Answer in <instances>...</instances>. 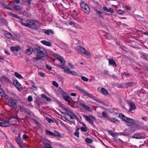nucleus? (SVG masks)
<instances>
[{
  "mask_svg": "<svg viewBox=\"0 0 148 148\" xmlns=\"http://www.w3.org/2000/svg\"><path fill=\"white\" fill-rule=\"evenodd\" d=\"M8 105L11 106H13L14 108H17L16 101V100L13 98H11L8 100Z\"/></svg>",
  "mask_w": 148,
  "mask_h": 148,
  "instance_id": "423d86ee",
  "label": "nucleus"
},
{
  "mask_svg": "<svg viewBox=\"0 0 148 148\" xmlns=\"http://www.w3.org/2000/svg\"><path fill=\"white\" fill-rule=\"evenodd\" d=\"M46 51L42 47L36 46L34 48V53L36 56L33 59L35 61H37L45 57Z\"/></svg>",
  "mask_w": 148,
  "mask_h": 148,
  "instance_id": "f257e3e1",
  "label": "nucleus"
},
{
  "mask_svg": "<svg viewBox=\"0 0 148 148\" xmlns=\"http://www.w3.org/2000/svg\"><path fill=\"white\" fill-rule=\"evenodd\" d=\"M63 109L67 112V113L71 114L73 112H72L71 110L69 109V108H63Z\"/></svg>",
  "mask_w": 148,
  "mask_h": 148,
  "instance_id": "2f4dec72",
  "label": "nucleus"
},
{
  "mask_svg": "<svg viewBox=\"0 0 148 148\" xmlns=\"http://www.w3.org/2000/svg\"><path fill=\"white\" fill-rule=\"evenodd\" d=\"M28 99L29 101H33V98L32 96H29L28 97Z\"/></svg>",
  "mask_w": 148,
  "mask_h": 148,
  "instance_id": "13d9d810",
  "label": "nucleus"
},
{
  "mask_svg": "<svg viewBox=\"0 0 148 148\" xmlns=\"http://www.w3.org/2000/svg\"><path fill=\"white\" fill-rule=\"evenodd\" d=\"M101 93L104 95H108L109 93L108 91L104 88H102L101 89Z\"/></svg>",
  "mask_w": 148,
  "mask_h": 148,
  "instance_id": "393cba45",
  "label": "nucleus"
},
{
  "mask_svg": "<svg viewBox=\"0 0 148 148\" xmlns=\"http://www.w3.org/2000/svg\"><path fill=\"white\" fill-rule=\"evenodd\" d=\"M117 13L119 14H123L124 13V12L123 10H119L117 11Z\"/></svg>",
  "mask_w": 148,
  "mask_h": 148,
  "instance_id": "49530a36",
  "label": "nucleus"
},
{
  "mask_svg": "<svg viewBox=\"0 0 148 148\" xmlns=\"http://www.w3.org/2000/svg\"><path fill=\"white\" fill-rule=\"evenodd\" d=\"M71 71L69 69H64V72L65 73H67L69 74H70Z\"/></svg>",
  "mask_w": 148,
  "mask_h": 148,
  "instance_id": "a18cd8bd",
  "label": "nucleus"
},
{
  "mask_svg": "<svg viewBox=\"0 0 148 148\" xmlns=\"http://www.w3.org/2000/svg\"><path fill=\"white\" fill-rule=\"evenodd\" d=\"M87 5L84 2H82L80 3V6L82 9L86 7V6Z\"/></svg>",
  "mask_w": 148,
  "mask_h": 148,
  "instance_id": "ea45409f",
  "label": "nucleus"
},
{
  "mask_svg": "<svg viewBox=\"0 0 148 148\" xmlns=\"http://www.w3.org/2000/svg\"><path fill=\"white\" fill-rule=\"evenodd\" d=\"M77 49L79 51L83 53H85L86 51L84 48L81 46L78 47H77Z\"/></svg>",
  "mask_w": 148,
  "mask_h": 148,
  "instance_id": "bb28decb",
  "label": "nucleus"
},
{
  "mask_svg": "<svg viewBox=\"0 0 148 148\" xmlns=\"http://www.w3.org/2000/svg\"><path fill=\"white\" fill-rule=\"evenodd\" d=\"M123 74L127 76H130V73H127L125 72H124L123 73Z\"/></svg>",
  "mask_w": 148,
  "mask_h": 148,
  "instance_id": "0e129e2a",
  "label": "nucleus"
},
{
  "mask_svg": "<svg viewBox=\"0 0 148 148\" xmlns=\"http://www.w3.org/2000/svg\"><path fill=\"white\" fill-rule=\"evenodd\" d=\"M46 67L47 69H48L49 70H51L52 67L50 66L49 65H46Z\"/></svg>",
  "mask_w": 148,
  "mask_h": 148,
  "instance_id": "6e6d98bb",
  "label": "nucleus"
},
{
  "mask_svg": "<svg viewBox=\"0 0 148 148\" xmlns=\"http://www.w3.org/2000/svg\"><path fill=\"white\" fill-rule=\"evenodd\" d=\"M86 142L88 143H91L92 142V140L91 139H90L88 138H86L85 139Z\"/></svg>",
  "mask_w": 148,
  "mask_h": 148,
  "instance_id": "37998d69",
  "label": "nucleus"
},
{
  "mask_svg": "<svg viewBox=\"0 0 148 148\" xmlns=\"http://www.w3.org/2000/svg\"><path fill=\"white\" fill-rule=\"evenodd\" d=\"M39 75L40 76L42 77H45V74L43 73L40 72L39 73Z\"/></svg>",
  "mask_w": 148,
  "mask_h": 148,
  "instance_id": "052dcab7",
  "label": "nucleus"
},
{
  "mask_svg": "<svg viewBox=\"0 0 148 148\" xmlns=\"http://www.w3.org/2000/svg\"><path fill=\"white\" fill-rule=\"evenodd\" d=\"M81 79L84 81L85 82H88V78L85 77L84 76H82Z\"/></svg>",
  "mask_w": 148,
  "mask_h": 148,
  "instance_id": "8fccbe9b",
  "label": "nucleus"
},
{
  "mask_svg": "<svg viewBox=\"0 0 148 148\" xmlns=\"http://www.w3.org/2000/svg\"><path fill=\"white\" fill-rule=\"evenodd\" d=\"M135 18L137 20L140 21H142V19H143V18L142 17L138 15L135 16Z\"/></svg>",
  "mask_w": 148,
  "mask_h": 148,
  "instance_id": "79ce46f5",
  "label": "nucleus"
},
{
  "mask_svg": "<svg viewBox=\"0 0 148 148\" xmlns=\"http://www.w3.org/2000/svg\"><path fill=\"white\" fill-rule=\"evenodd\" d=\"M132 138H135L137 139L144 138L143 136H142L138 134H135L133 136H132Z\"/></svg>",
  "mask_w": 148,
  "mask_h": 148,
  "instance_id": "4be33fe9",
  "label": "nucleus"
},
{
  "mask_svg": "<svg viewBox=\"0 0 148 148\" xmlns=\"http://www.w3.org/2000/svg\"><path fill=\"white\" fill-rule=\"evenodd\" d=\"M102 114L103 115V117H104L107 120H110V117L108 116L106 112L104 111L102 113ZM101 117L102 118V117Z\"/></svg>",
  "mask_w": 148,
  "mask_h": 148,
  "instance_id": "5701e85b",
  "label": "nucleus"
},
{
  "mask_svg": "<svg viewBox=\"0 0 148 148\" xmlns=\"http://www.w3.org/2000/svg\"><path fill=\"white\" fill-rule=\"evenodd\" d=\"M130 110L131 111L132 110L135 109L136 108V107L134 103L133 102H131L130 103Z\"/></svg>",
  "mask_w": 148,
  "mask_h": 148,
  "instance_id": "b1692460",
  "label": "nucleus"
},
{
  "mask_svg": "<svg viewBox=\"0 0 148 148\" xmlns=\"http://www.w3.org/2000/svg\"><path fill=\"white\" fill-rule=\"evenodd\" d=\"M95 11L96 12V14L98 15L101 18H104L103 16L102 15L103 14V12H101V11H98L97 9H95Z\"/></svg>",
  "mask_w": 148,
  "mask_h": 148,
  "instance_id": "412c9836",
  "label": "nucleus"
},
{
  "mask_svg": "<svg viewBox=\"0 0 148 148\" xmlns=\"http://www.w3.org/2000/svg\"><path fill=\"white\" fill-rule=\"evenodd\" d=\"M20 23L23 26L34 29L39 24L38 22L36 20L30 19L26 21L23 19H20Z\"/></svg>",
  "mask_w": 148,
  "mask_h": 148,
  "instance_id": "f03ea898",
  "label": "nucleus"
},
{
  "mask_svg": "<svg viewBox=\"0 0 148 148\" xmlns=\"http://www.w3.org/2000/svg\"><path fill=\"white\" fill-rule=\"evenodd\" d=\"M72 100L73 101H75L76 100H77V97H74L72 98Z\"/></svg>",
  "mask_w": 148,
  "mask_h": 148,
  "instance_id": "774afa93",
  "label": "nucleus"
},
{
  "mask_svg": "<svg viewBox=\"0 0 148 148\" xmlns=\"http://www.w3.org/2000/svg\"><path fill=\"white\" fill-rule=\"evenodd\" d=\"M27 1L28 4V7L30 8L31 7V4L32 0H27Z\"/></svg>",
  "mask_w": 148,
  "mask_h": 148,
  "instance_id": "603ef678",
  "label": "nucleus"
},
{
  "mask_svg": "<svg viewBox=\"0 0 148 148\" xmlns=\"http://www.w3.org/2000/svg\"><path fill=\"white\" fill-rule=\"evenodd\" d=\"M10 49L12 51H16L17 52L20 49V48L19 46H16V47H12L10 48Z\"/></svg>",
  "mask_w": 148,
  "mask_h": 148,
  "instance_id": "6ab92c4d",
  "label": "nucleus"
},
{
  "mask_svg": "<svg viewBox=\"0 0 148 148\" xmlns=\"http://www.w3.org/2000/svg\"><path fill=\"white\" fill-rule=\"evenodd\" d=\"M15 75L16 77L19 79H21L23 78V77L21 75L17 73H15Z\"/></svg>",
  "mask_w": 148,
  "mask_h": 148,
  "instance_id": "a19ab883",
  "label": "nucleus"
},
{
  "mask_svg": "<svg viewBox=\"0 0 148 148\" xmlns=\"http://www.w3.org/2000/svg\"><path fill=\"white\" fill-rule=\"evenodd\" d=\"M136 84L135 82H128L123 83L121 84L123 88H128L131 87Z\"/></svg>",
  "mask_w": 148,
  "mask_h": 148,
  "instance_id": "0eeeda50",
  "label": "nucleus"
},
{
  "mask_svg": "<svg viewBox=\"0 0 148 148\" xmlns=\"http://www.w3.org/2000/svg\"><path fill=\"white\" fill-rule=\"evenodd\" d=\"M79 130V128H77L76 129L75 132L74 133L75 135L77 137H79V133L78 132Z\"/></svg>",
  "mask_w": 148,
  "mask_h": 148,
  "instance_id": "4c0bfd02",
  "label": "nucleus"
},
{
  "mask_svg": "<svg viewBox=\"0 0 148 148\" xmlns=\"http://www.w3.org/2000/svg\"><path fill=\"white\" fill-rule=\"evenodd\" d=\"M103 76L105 77H107V76H110V74H109V72L107 70H105L103 71Z\"/></svg>",
  "mask_w": 148,
  "mask_h": 148,
  "instance_id": "e433bc0d",
  "label": "nucleus"
},
{
  "mask_svg": "<svg viewBox=\"0 0 148 148\" xmlns=\"http://www.w3.org/2000/svg\"><path fill=\"white\" fill-rule=\"evenodd\" d=\"M31 89L34 90H36L37 89V88L36 86L32 85V86Z\"/></svg>",
  "mask_w": 148,
  "mask_h": 148,
  "instance_id": "3c124183",
  "label": "nucleus"
},
{
  "mask_svg": "<svg viewBox=\"0 0 148 148\" xmlns=\"http://www.w3.org/2000/svg\"><path fill=\"white\" fill-rule=\"evenodd\" d=\"M0 95L1 97H5L6 96V94L3 91V90L0 88Z\"/></svg>",
  "mask_w": 148,
  "mask_h": 148,
  "instance_id": "f704fd0d",
  "label": "nucleus"
},
{
  "mask_svg": "<svg viewBox=\"0 0 148 148\" xmlns=\"http://www.w3.org/2000/svg\"><path fill=\"white\" fill-rule=\"evenodd\" d=\"M18 107L19 108V110L20 112H23L29 116H32L33 114V113L32 112L23 106L20 105L18 106Z\"/></svg>",
  "mask_w": 148,
  "mask_h": 148,
  "instance_id": "20e7f679",
  "label": "nucleus"
},
{
  "mask_svg": "<svg viewBox=\"0 0 148 148\" xmlns=\"http://www.w3.org/2000/svg\"><path fill=\"white\" fill-rule=\"evenodd\" d=\"M10 119H15V121L16 120H17L18 121H21L20 119L15 114H14L13 113H10Z\"/></svg>",
  "mask_w": 148,
  "mask_h": 148,
  "instance_id": "9b49d317",
  "label": "nucleus"
},
{
  "mask_svg": "<svg viewBox=\"0 0 148 148\" xmlns=\"http://www.w3.org/2000/svg\"><path fill=\"white\" fill-rule=\"evenodd\" d=\"M109 65H112L114 66L115 67H116L117 66V65L116 62L114 60L110 59H109Z\"/></svg>",
  "mask_w": 148,
  "mask_h": 148,
  "instance_id": "a211bd4d",
  "label": "nucleus"
},
{
  "mask_svg": "<svg viewBox=\"0 0 148 148\" xmlns=\"http://www.w3.org/2000/svg\"><path fill=\"white\" fill-rule=\"evenodd\" d=\"M8 122L4 121L3 122H0V126H2L4 127H7L9 126Z\"/></svg>",
  "mask_w": 148,
  "mask_h": 148,
  "instance_id": "f3484780",
  "label": "nucleus"
},
{
  "mask_svg": "<svg viewBox=\"0 0 148 148\" xmlns=\"http://www.w3.org/2000/svg\"><path fill=\"white\" fill-rule=\"evenodd\" d=\"M34 48H32V47H29L28 49H27L26 50V53L29 54H32V52H34Z\"/></svg>",
  "mask_w": 148,
  "mask_h": 148,
  "instance_id": "aec40b11",
  "label": "nucleus"
},
{
  "mask_svg": "<svg viewBox=\"0 0 148 148\" xmlns=\"http://www.w3.org/2000/svg\"><path fill=\"white\" fill-rule=\"evenodd\" d=\"M13 83L15 87L18 89H21L22 86L17 80H15L13 81Z\"/></svg>",
  "mask_w": 148,
  "mask_h": 148,
  "instance_id": "f8f14e48",
  "label": "nucleus"
},
{
  "mask_svg": "<svg viewBox=\"0 0 148 148\" xmlns=\"http://www.w3.org/2000/svg\"><path fill=\"white\" fill-rule=\"evenodd\" d=\"M53 136L55 137H61L60 133L56 131H55V133H53Z\"/></svg>",
  "mask_w": 148,
  "mask_h": 148,
  "instance_id": "7c9ffc66",
  "label": "nucleus"
},
{
  "mask_svg": "<svg viewBox=\"0 0 148 148\" xmlns=\"http://www.w3.org/2000/svg\"><path fill=\"white\" fill-rule=\"evenodd\" d=\"M65 119H66L71 122V123H72L74 124L75 123V122L74 119H70V120H68V119H67L66 118H65Z\"/></svg>",
  "mask_w": 148,
  "mask_h": 148,
  "instance_id": "4d7b16f0",
  "label": "nucleus"
},
{
  "mask_svg": "<svg viewBox=\"0 0 148 148\" xmlns=\"http://www.w3.org/2000/svg\"><path fill=\"white\" fill-rule=\"evenodd\" d=\"M52 84H53V85L55 87H56L57 88H58V86H59L58 84L56 82V81H53V82Z\"/></svg>",
  "mask_w": 148,
  "mask_h": 148,
  "instance_id": "09e8293b",
  "label": "nucleus"
},
{
  "mask_svg": "<svg viewBox=\"0 0 148 148\" xmlns=\"http://www.w3.org/2000/svg\"><path fill=\"white\" fill-rule=\"evenodd\" d=\"M108 12H110L111 13H113L114 12V10L112 9L111 8H110L109 9H108Z\"/></svg>",
  "mask_w": 148,
  "mask_h": 148,
  "instance_id": "680f3d73",
  "label": "nucleus"
},
{
  "mask_svg": "<svg viewBox=\"0 0 148 148\" xmlns=\"http://www.w3.org/2000/svg\"><path fill=\"white\" fill-rule=\"evenodd\" d=\"M82 10L85 13L87 14L89 13L90 12V8L88 5Z\"/></svg>",
  "mask_w": 148,
  "mask_h": 148,
  "instance_id": "a878e982",
  "label": "nucleus"
},
{
  "mask_svg": "<svg viewBox=\"0 0 148 148\" xmlns=\"http://www.w3.org/2000/svg\"><path fill=\"white\" fill-rule=\"evenodd\" d=\"M83 117L85 118V120L92 126L94 125L93 121L90 118V116H87L85 115H83Z\"/></svg>",
  "mask_w": 148,
  "mask_h": 148,
  "instance_id": "1a4fd4ad",
  "label": "nucleus"
},
{
  "mask_svg": "<svg viewBox=\"0 0 148 148\" xmlns=\"http://www.w3.org/2000/svg\"><path fill=\"white\" fill-rule=\"evenodd\" d=\"M23 138L24 139H27L28 138V136L24 134L23 136Z\"/></svg>",
  "mask_w": 148,
  "mask_h": 148,
  "instance_id": "338daca9",
  "label": "nucleus"
},
{
  "mask_svg": "<svg viewBox=\"0 0 148 148\" xmlns=\"http://www.w3.org/2000/svg\"><path fill=\"white\" fill-rule=\"evenodd\" d=\"M119 117H120L122 120L127 123H135L136 122V121L135 120L133 119L126 117L123 114H119Z\"/></svg>",
  "mask_w": 148,
  "mask_h": 148,
  "instance_id": "39448f33",
  "label": "nucleus"
},
{
  "mask_svg": "<svg viewBox=\"0 0 148 148\" xmlns=\"http://www.w3.org/2000/svg\"><path fill=\"white\" fill-rule=\"evenodd\" d=\"M45 132H46V134L49 136H53V133L52 132L47 130H46Z\"/></svg>",
  "mask_w": 148,
  "mask_h": 148,
  "instance_id": "c9c22d12",
  "label": "nucleus"
},
{
  "mask_svg": "<svg viewBox=\"0 0 148 148\" xmlns=\"http://www.w3.org/2000/svg\"><path fill=\"white\" fill-rule=\"evenodd\" d=\"M141 55H142L141 56L145 60H147V58L146 57V56L145 54L143 53V54H142Z\"/></svg>",
  "mask_w": 148,
  "mask_h": 148,
  "instance_id": "bf43d9fd",
  "label": "nucleus"
},
{
  "mask_svg": "<svg viewBox=\"0 0 148 148\" xmlns=\"http://www.w3.org/2000/svg\"><path fill=\"white\" fill-rule=\"evenodd\" d=\"M13 8L15 9L16 10L19 11L21 10V8L19 6L17 5H13Z\"/></svg>",
  "mask_w": 148,
  "mask_h": 148,
  "instance_id": "473e14b6",
  "label": "nucleus"
},
{
  "mask_svg": "<svg viewBox=\"0 0 148 148\" xmlns=\"http://www.w3.org/2000/svg\"><path fill=\"white\" fill-rule=\"evenodd\" d=\"M118 134L117 132H114V133H112L111 134V135L114 138L116 137L118 135Z\"/></svg>",
  "mask_w": 148,
  "mask_h": 148,
  "instance_id": "de8ad7c7",
  "label": "nucleus"
},
{
  "mask_svg": "<svg viewBox=\"0 0 148 148\" xmlns=\"http://www.w3.org/2000/svg\"><path fill=\"white\" fill-rule=\"evenodd\" d=\"M108 121H110L114 123H116L117 122H119V121L115 118H114L112 119H111L110 118V120H108Z\"/></svg>",
  "mask_w": 148,
  "mask_h": 148,
  "instance_id": "72a5a7b5",
  "label": "nucleus"
},
{
  "mask_svg": "<svg viewBox=\"0 0 148 148\" xmlns=\"http://www.w3.org/2000/svg\"><path fill=\"white\" fill-rule=\"evenodd\" d=\"M46 119L49 123H51L52 122H54L53 120L52 119H50L48 117H47L46 118Z\"/></svg>",
  "mask_w": 148,
  "mask_h": 148,
  "instance_id": "864d4df0",
  "label": "nucleus"
},
{
  "mask_svg": "<svg viewBox=\"0 0 148 148\" xmlns=\"http://www.w3.org/2000/svg\"><path fill=\"white\" fill-rule=\"evenodd\" d=\"M75 87L78 90L80 91L84 96L88 97L92 99L94 98V97L92 94L89 93L85 90L81 86H76Z\"/></svg>",
  "mask_w": 148,
  "mask_h": 148,
  "instance_id": "7ed1b4c3",
  "label": "nucleus"
},
{
  "mask_svg": "<svg viewBox=\"0 0 148 148\" xmlns=\"http://www.w3.org/2000/svg\"><path fill=\"white\" fill-rule=\"evenodd\" d=\"M11 15L12 17H13L16 18L18 19L19 20L20 19H22L21 18L18 16L12 13H11ZM19 22H20V21H19Z\"/></svg>",
  "mask_w": 148,
  "mask_h": 148,
  "instance_id": "58836bf2",
  "label": "nucleus"
},
{
  "mask_svg": "<svg viewBox=\"0 0 148 148\" xmlns=\"http://www.w3.org/2000/svg\"><path fill=\"white\" fill-rule=\"evenodd\" d=\"M36 30L38 32L42 33L44 32V29H42L40 27V26L38 24L35 28L34 29Z\"/></svg>",
  "mask_w": 148,
  "mask_h": 148,
  "instance_id": "4468645a",
  "label": "nucleus"
},
{
  "mask_svg": "<svg viewBox=\"0 0 148 148\" xmlns=\"http://www.w3.org/2000/svg\"><path fill=\"white\" fill-rule=\"evenodd\" d=\"M44 33L48 35H49L50 33H51L52 34H53V32L52 30L51 29H47L46 30L44 29Z\"/></svg>",
  "mask_w": 148,
  "mask_h": 148,
  "instance_id": "cd10ccee",
  "label": "nucleus"
},
{
  "mask_svg": "<svg viewBox=\"0 0 148 148\" xmlns=\"http://www.w3.org/2000/svg\"><path fill=\"white\" fill-rule=\"evenodd\" d=\"M5 36L8 38H12L13 36L10 32L7 31L5 32L4 33Z\"/></svg>",
  "mask_w": 148,
  "mask_h": 148,
  "instance_id": "dca6fc26",
  "label": "nucleus"
},
{
  "mask_svg": "<svg viewBox=\"0 0 148 148\" xmlns=\"http://www.w3.org/2000/svg\"><path fill=\"white\" fill-rule=\"evenodd\" d=\"M41 42L43 45L48 46H50L51 45V44L50 42L45 40H42L41 41Z\"/></svg>",
  "mask_w": 148,
  "mask_h": 148,
  "instance_id": "c85d7f7f",
  "label": "nucleus"
},
{
  "mask_svg": "<svg viewBox=\"0 0 148 148\" xmlns=\"http://www.w3.org/2000/svg\"><path fill=\"white\" fill-rule=\"evenodd\" d=\"M70 74H71L74 75L76 76H77L78 75L77 73L76 72L73 71H71Z\"/></svg>",
  "mask_w": 148,
  "mask_h": 148,
  "instance_id": "5fc2aeb1",
  "label": "nucleus"
},
{
  "mask_svg": "<svg viewBox=\"0 0 148 148\" xmlns=\"http://www.w3.org/2000/svg\"><path fill=\"white\" fill-rule=\"evenodd\" d=\"M15 140L21 148H25L23 145V142L21 137H19L18 138H15Z\"/></svg>",
  "mask_w": 148,
  "mask_h": 148,
  "instance_id": "6e6552de",
  "label": "nucleus"
},
{
  "mask_svg": "<svg viewBox=\"0 0 148 148\" xmlns=\"http://www.w3.org/2000/svg\"><path fill=\"white\" fill-rule=\"evenodd\" d=\"M77 94L74 93H71L70 95L72 96L75 97L77 95Z\"/></svg>",
  "mask_w": 148,
  "mask_h": 148,
  "instance_id": "69168bd1",
  "label": "nucleus"
},
{
  "mask_svg": "<svg viewBox=\"0 0 148 148\" xmlns=\"http://www.w3.org/2000/svg\"><path fill=\"white\" fill-rule=\"evenodd\" d=\"M82 131L83 132H86L87 131V127H82L81 128Z\"/></svg>",
  "mask_w": 148,
  "mask_h": 148,
  "instance_id": "c03bdc74",
  "label": "nucleus"
},
{
  "mask_svg": "<svg viewBox=\"0 0 148 148\" xmlns=\"http://www.w3.org/2000/svg\"><path fill=\"white\" fill-rule=\"evenodd\" d=\"M66 114L67 115L70 116L71 119H77L78 118L77 116L74 114L73 112L71 114L69 113H66Z\"/></svg>",
  "mask_w": 148,
  "mask_h": 148,
  "instance_id": "2eb2a0df",
  "label": "nucleus"
},
{
  "mask_svg": "<svg viewBox=\"0 0 148 148\" xmlns=\"http://www.w3.org/2000/svg\"><path fill=\"white\" fill-rule=\"evenodd\" d=\"M63 99L66 101L68 102L69 103H72L71 102L69 99V96L64 95L63 96Z\"/></svg>",
  "mask_w": 148,
  "mask_h": 148,
  "instance_id": "c756f323",
  "label": "nucleus"
},
{
  "mask_svg": "<svg viewBox=\"0 0 148 148\" xmlns=\"http://www.w3.org/2000/svg\"><path fill=\"white\" fill-rule=\"evenodd\" d=\"M83 54H84V56L85 57H88L89 56V54L88 53L86 52V51L85 53H84Z\"/></svg>",
  "mask_w": 148,
  "mask_h": 148,
  "instance_id": "e2e57ef3",
  "label": "nucleus"
},
{
  "mask_svg": "<svg viewBox=\"0 0 148 148\" xmlns=\"http://www.w3.org/2000/svg\"><path fill=\"white\" fill-rule=\"evenodd\" d=\"M79 104L86 110L88 111L89 112H91L92 111V109L91 108L88 106L86 105L84 103L81 102Z\"/></svg>",
  "mask_w": 148,
  "mask_h": 148,
  "instance_id": "9d476101",
  "label": "nucleus"
},
{
  "mask_svg": "<svg viewBox=\"0 0 148 148\" xmlns=\"http://www.w3.org/2000/svg\"><path fill=\"white\" fill-rule=\"evenodd\" d=\"M56 56H57L56 57V58L60 61L63 66H64L65 64V62L64 59L58 55H56Z\"/></svg>",
  "mask_w": 148,
  "mask_h": 148,
  "instance_id": "ddd939ff",
  "label": "nucleus"
}]
</instances>
